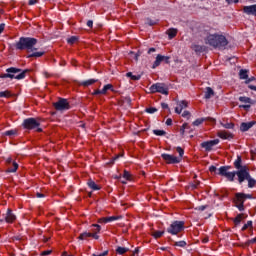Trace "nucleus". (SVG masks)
Here are the masks:
<instances>
[{"mask_svg": "<svg viewBox=\"0 0 256 256\" xmlns=\"http://www.w3.org/2000/svg\"><path fill=\"white\" fill-rule=\"evenodd\" d=\"M204 43L210 47H213L214 49H225V47H227L229 44L227 38L219 34H208L204 38Z\"/></svg>", "mask_w": 256, "mask_h": 256, "instance_id": "nucleus-1", "label": "nucleus"}, {"mask_svg": "<svg viewBox=\"0 0 256 256\" xmlns=\"http://www.w3.org/2000/svg\"><path fill=\"white\" fill-rule=\"evenodd\" d=\"M38 41L36 38L31 37H21L19 41L15 44L16 49L18 51H28V53H31V51H37V48H35V45H37Z\"/></svg>", "mask_w": 256, "mask_h": 256, "instance_id": "nucleus-2", "label": "nucleus"}, {"mask_svg": "<svg viewBox=\"0 0 256 256\" xmlns=\"http://www.w3.org/2000/svg\"><path fill=\"white\" fill-rule=\"evenodd\" d=\"M27 73H29V70H23L21 72V69L15 68V67H11L6 69V74H2L0 75V79H25V75H27Z\"/></svg>", "mask_w": 256, "mask_h": 256, "instance_id": "nucleus-3", "label": "nucleus"}, {"mask_svg": "<svg viewBox=\"0 0 256 256\" xmlns=\"http://www.w3.org/2000/svg\"><path fill=\"white\" fill-rule=\"evenodd\" d=\"M185 229V222L184 221H174L170 227L167 229L168 233L171 235H177L181 233Z\"/></svg>", "mask_w": 256, "mask_h": 256, "instance_id": "nucleus-4", "label": "nucleus"}, {"mask_svg": "<svg viewBox=\"0 0 256 256\" xmlns=\"http://www.w3.org/2000/svg\"><path fill=\"white\" fill-rule=\"evenodd\" d=\"M150 93H161L162 95H169V87L165 83L153 84L150 88Z\"/></svg>", "mask_w": 256, "mask_h": 256, "instance_id": "nucleus-5", "label": "nucleus"}, {"mask_svg": "<svg viewBox=\"0 0 256 256\" xmlns=\"http://www.w3.org/2000/svg\"><path fill=\"white\" fill-rule=\"evenodd\" d=\"M23 125L25 129H37L38 133H41V131H43V129L39 128V125H41V123H39V121H37V119L35 118L25 119Z\"/></svg>", "mask_w": 256, "mask_h": 256, "instance_id": "nucleus-6", "label": "nucleus"}, {"mask_svg": "<svg viewBox=\"0 0 256 256\" xmlns=\"http://www.w3.org/2000/svg\"><path fill=\"white\" fill-rule=\"evenodd\" d=\"M229 169H231V167H229V166L220 167L218 175H221L222 177H226V179L228 181H234L236 173L235 172H229Z\"/></svg>", "mask_w": 256, "mask_h": 256, "instance_id": "nucleus-7", "label": "nucleus"}, {"mask_svg": "<svg viewBox=\"0 0 256 256\" xmlns=\"http://www.w3.org/2000/svg\"><path fill=\"white\" fill-rule=\"evenodd\" d=\"M234 203L237 209H239V211H245V206L243 205V203H245V194L236 193L234 198Z\"/></svg>", "mask_w": 256, "mask_h": 256, "instance_id": "nucleus-8", "label": "nucleus"}, {"mask_svg": "<svg viewBox=\"0 0 256 256\" xmlns=\"http://www.w3.org/2000/svg\"><path fill=\"white\" fill-rule=\"evenodd\" d=\"M162 159L168 164V165H175L177 163H181V158H177L176 156H173L171 154H162Z\"/></svg>", "mask_w": 256, "mask_h": 256, "instance_id": "nucleus-9", "label": "nucleus"}, {"mask_svg": "<svg viewBox=\"0 0 256 256\" xmlns=\"http://www.w3.org/2000/svg\"><path fill=\"white\" fill-rule=\"evenodd\" d=\"M17 220V216L13 213L12 209H8L4 218H0V223H3L4 221L6 223H13Z\"/></svg>", "mask_w": 256, "mask_h": 256, "instance_id": "nucleus-10", "label": "nucleus"}, {"mask_svg": "<svg viewBox=\"0 0 256 256\" xmlns=\"http://www.w3.org/2000/svg\"><path fill=\"white\" fill-rule=\"evenodd\" d=\"M215 145H219V139L202 142L200 147L205 149V151H213V147H215Z\"/></svg>", "mask_w": 256, "mask_h": 256, "instance_id": "nucleus-11", "label": "nucleus"}, {"mask_svg": "<svg viewBox=\"0 0 256 256\" xmlns=\"http://www.w3.org/2000/svg\"><path fill=\"white\" fill-rule=\"evenodd\" d=\"M54 107L56 111H65L66 109H69V102H67V99L61 98L59 101L54 103Z\"/></svg>", "mask_w": 256, "mask_h": 256, "instance_id": "nucleus-12", "label": "nucleus"}, {"mask_svg": "<svg viewBox=\"0 0 256 256\" xmlns=\"http://www.w3.org/2000/svg\"><path fill=\"white\" fill-rule=\"evenodd\" d=\"M237 177H238V181L239 183H243V181H245V179H249V171H247V168L243 167L240 168V170H238L237 172H235Z\"/></svg>", "mask_w": 256, "mask_h": 256, "instance_id": "nucleus-13", "label": "nucleus"}, {"mask_svg": "<svg viewBox=\"0 0 256 256\" xmlns=\"http://www.w3.org/2000/svg\"><path fill=\"white\" fill-rule=\"evenodd\" d=\"M169 59H171L169 56H163L161 54H158L156 56V60L153 63L152 68L155 69L157 67H159V65H161V63H169Z\"/></svg>", "mask_w": 256, "mask_h": 256, "instance_id": "nucleus-14", "label": "nucleus"}, {"mask_svg": "<svg viewBox=\"0 0 256 256\" xmlns=\"http://www.w3.org/2000/svg\"><path fill=\"white\" fill-rule=\"evenodd\" d=\"M187 107H188L187 101L185 100L178 101L177 107L175 108V113H177L178 115H181V111H183V109H187Z\"/></svg>", "mask_w": 256, "mask_h": 256, "instance_id": "nucleus-15", "label": "nucleus"}, {"mask_svg": "<svg viewBox=\"0 0 256 256\" xmlns=\"http://www.w3.org/2000/svg\"><path fill=\"white\" fill-rule=\"evenodd\" d=\"M243 11L246 13V15H254V17H256V4L244 6Z\"/></svg>", "mask_w": 256, "mask_h": 256, "instance_id": "nucleus-16", "label": "nucleus"}, {"mask_svg": "<svg viewBox=\"0 0 256 256\" xmlns=\"http://www.w3.org/2000/svg\"><path fill=\"white\" fill-rule=\"evenodd\" d=\"M204 121H210V123H215V119L208 117V118H198L192 123V125H194V127H199V125L203 124Z\"/></svg>", "mask_w": 256, "mask_h": 256, "instance_id": "nucleus-17", "label": "nucleus"}, {"mask_svg": "<svg viewBox=\"0 0 256 256\" xmlns=\"http://www.w3.org/2000/svg\"><path fill=\"white\" fill-rule=\"evenodd\" d=\"M253 125H255V121H251V122H243L240 125V131H249V129H251V127H253Z\"/></svg>", "mask_w": 256, "mask_h": 256, "instance_id": "nucleus-18", "label": "nucleus"}, {"mask_svg": "<svg viewBox=\"0 0 256 256\" xmlns=\"http://www.w3.org/2000/svg\"><path fill=\"white\" fill-rule=\"evenodd\" d=\"M218 137H220V139H233V134L227 131H220L218 132Z\"/></svg>", "mask_w": 256, "mask_h": 256, "instance_id": "nucleus-19", "label": "nucleus"}, {"mask_svg": "<svg viewBox=\"0 0 256 256\" xmlns=\"http://www.w3.org/2000/svg\"><path fill=\"white\" fill-rule=\"evenodd\" d=\"M87 185L92 191H99L101 189V186L97 185L92 179L88 180Z\"/></svg>", "mask_w": 256, "mask_h": 256, "instance_id": "nucleus-20", "label": "nucleus"}, {"mask_svg": "<svg viewBox=\"0 0 256 256\" xmlns=\"http://www.w3.org/2000/svg\"><path fill=\"white\" fill-rule=\"evenodd\" d=\"M192 51H195V53H203L205 51V46L193 44L191 46Z\"/></svg>", "mask_w": 256, "mask_h": 256, "instance_id": "nucleus-21", "label": "nucleus"}, {"mask_svg": "<svg viewBox=\"0 0 256 256\" xmlns=\"http://www.w3.org/2000/svg\"><path fill=\"white\" fill-rule=\"evenodd\" d=\"M215 96V91H213V88L207 87L205 91V99H211V97Z\"/></svg>", "mask_w": 256, "mask_h": 256, "instance_id": "nucleus-22", "label": "nucleus"}, {"mask_svg": "<svg viewBox=\"0 0 256 256\" xmlns=\"http://www.w3.org/2000/svg\"><path fill=\"white\" fill-rule=\"evenodd\" d=\"M94 83H97V79H89L86 81H82V82H80V85L82 87H89L90 85H93Z\"/></svg>", "mask_w": 256, "mask_h": 256, "instance_id": "nucleus-23", "label": "nucleus"}, {"mask_svg": "<svg viewBox=\"0 0 256 256\" xmlns=\"http://www.w3.org/2000/svg\"><path fill=\"white\" fill-rule=\"evenodd\" d=\"M91 237V232H83L79 235V241H87V239Z\"/></svg>", "mask_w": 256, "mask_h": 256, "instance_id": "nucleus-24", "label": "nucleus"}, {"mask_svg": "<svg viewBox=\"0 0 256 256\" xmlns=\"http://www.w3.org/2000/svg\"><path fill=\"white\" fill-rule=\"evenodd\" d=\"M249 70L241 69L239 72L240 79H249Z\"/></svg>", "mask_w": 256, "mask_h": 256, "instance_id": "nucleus-25", "label": "nucleus"}, {"mask_svg": "<svg viewBox=\"0 0 256 256\" xmlns=\"http://www.w3.org/2000/svg\"><path fill=\"white\" fill-rule=\"evenodd\" d=\"M167 35L169 36V39H173L174 37H177V29L175 28L168 29Z\"/></svg>", "mask_w": 256, "mask_h": 256, "instance_id": "nucleus-26", "label": "nucleus"}, {"mask_svg": "<svg viewBox=\"0 0 256 256\" xmlns=\"http://www.w3.org/2000/svg\"><path fill=\"white\" fill-rule=\"evenodd\" d=\"M17 169H19V164H17V162H12V167L9 166L7 172L8 173H15L17 171Z\"/></svg>", "mask_w": 256, "mask_h": 256, "instance_id": "nucleus-27", "label": "nucleus"}, {"mask_svg": "<svg viewBox=\"0 0 256 256\" xmlns=\"http://www.w3.org/2000/svg\"><path fill=\"white\" fill-rule=\"evenodd\" d=\"M107 91H113V86L111 84H107L101 90L102 95H106Z\"/></svg>", "mask_w": 256, "mask_h": 256, "instance_id": "nucleus-28", "label": "nucleus"}, {"mask_svg": "<svg viewBox=\"0 0 256 256\" xmlns=\"http://www.w3.org/2000/svg\"><path fill=\"white\" fill-rule=\"evenodd\" d=\"M248 181V187L253 188L256 185V180L251 177V175L247 178Z\"/></svg>", "mask_w": 256, "mask_h": 256, "instance_id": "nucleus-29", "label": "nucleus"}, {"mask_svg": "<svg viewBox=\"0 0 256 256\" xmlns=\"http://www.w3.org/2000/svg\"><path fill=\"white\" fill-rule=\"evenodd\" d=\"M126 77H130L132 81H139V79H141V75H133L131 72H128Z\"/></svg>", "mask_w": 256, "mask_h": 256, "instance_id": "nucleus-30", "label": "nucleus"}, {"mask_svg": "<svg viewBox=\"0 0 256 256\" xmlns=\"http://www.w3.org/2000/svg\"><path fill=\"white\" fill-rule=\"evenodd\" d=\"M78 41H79V37L72 36V37L68 38L67 43L69 45H74V43H77Z\"/></svg>", "mask_w": 256, "mask_h": 256, "instance_id": "nucleus-31", "label": "nucleus"}, {"mask_svg": "<svg viewBox=\"0 0 256 256\" xmlns=\"http://www.w3.org/2000/svg\"><path fill=\"white\" fill-rule=\"evenodd\" d=\"M165 231H155L152 233V236L154 239H159L160 237H163Z\"/></svg>", "mask_w": 256, "mask_h": 256, "instance_id": "nucleus-32", "label": "nucleus"}, {"mask_svg": "<svg viewBox=\"0 0 256 256\" xmlns=\"http://www.w3.org/2000/svg\"><path fill=\"white\" fill-rule=\"evenodd\" d=\"M127 251H129V248L118 247V248L116 249V252H117L119 255H125V253H127Z\"/></svg>", "mask_w": 256, "mask_h": 256, "instance_id": "nucleus-33", "label": "nucleus"}, {"mask_svg": "<svg viewBox=\"0 0 256 256\" xmlns=\"http://www.w3.org/2000/svg\"><path fill=\"white\" fill-rule=\"evenodd\" d=\"M6 137H13L14 135H17V130H8L3 133Z\"/></svg>", "mask_w": 256, "mask_h": 256, "instance_id": "nucleus-34", "label": "nucleus"}, {"mask_svg": "<svg viewBox=\"0 0 256 256\" xmlns=\"http://www.w3.org/2000/svg\"><path fill=\"white\" fill-rule=\"evenodd\" d=\"M154 135H157L158 137H163L167 135V132L165 130H153Z\"/></svg>", "mask_w": 256, "mask_h": 256, "instance_id": "nucleus-35", "label": "nucleus"}, {"mask_svg": "<svg viewBox=\"0 0 256 256\" xmlns=\"http://www.w3.org/2000/svg\"><path fill=\"white\" fill-rule=\"evenodd\" d=\"M243 218H244L243 214L237 215L236 218L234 219L235 225H239V223H241V221H243Z\"/></svg>", "mask_w": 256, "mask_h": 256, "instance_id": "nucleus-36", "label": "nucleus"}, {"mask_svg": "<svg viewBox=\"0 0 256 256\" xmlns=\"http://www.w3.org/2000/svg\"><path fill=\"white\" fill-rule=\"evenodd\" d=\"M239 101H241V103H251V98L245 97V96H240Z\"/></svg>", "mask_w": 256, "mask_h": 256, "instance_id": "nucleus-37", "label": "nucleus"}, {"mask_svg": "<svg viewBox=\"0 0 256 256\" xmlns=\"http://www.w3.org/2000/svg\"><path fill=\"white\" fill-rule=\"evenodd\" d=\"M43 55H45V52H33L32 54H30L28 57H43Z\"/></svg>", "mask_w": 256, "mask_h": 256, "instance_id": "nucleus-38", "label": "nucleus"}, {"mask_svg": "<svg viewBox=\"0 0 256 256\" xmlns=\"http://www.w3.org/2000/svg\"><path fill=\"white\" fill-rule=\"evenodd\" d=\"M176 151H177V153H179V157L178 158H180V161H181V159H183V155H184L185 151L181 147H177Z\"/></svg>", "mask_w": 256, "mask_h": 256, "instance_id": "nucleus-39", "label": "nucleus"}, {"mask_svg": "<svg viewBox=\"0 0 256 256\" xmlns=\"http://www.w3.org/2000/svg\"><path fill=\"white\" fill-rule=\"evenodd\" d=\"M234 167L236 169H241V157H238L237 160L234 162Z\"/></svg>", "mask_w": 256, "mask_h": 256, "instance_id": "nucleus-40", "label": "nucleus"}, {"mask_svg": "<svg viewBox=\"0 0 256 256\" xmlns=\"http://www.w3.org/2000/svg\"><path fill=\"white\" fill-rule=\"evenodd\" d=\"M249 227H253V221H248V222L242 227V231H246V229H249Z\"/></svg>", "mask_w": 256, "mask_h": 256, "instance_id": "nucleus-41", "label": "nucleus"}, {"mask_svg": "<svg viewBox=\"0 0 256 256\" xmlns=\"http://www.w3.org/2000/svg\"><path fill=\"white\" fill-rule=\"evenodd\" d=\"M201 182L199 180L194 181V183L190 184L191 189H197Z\"/></svg>", "mask_w": 256, "mask_h": 256, "instance_id": "nucleus-42", "label": "nucleus"}, {"mask_svg": "<svg viewBox=\"0 0 256 256\" xmlns=\"http://www.w3.org/2000/svg\"><path fill=\"white\" fill-rule=\"evenodd\" d=\"M117 219H121V216H110V217H107L108 223H111V221H117Z\"/></svg>", "mask_w": 256, "mask_h": 256, "instance_id": "nucleus-43", "label": "nucleus"}, {"mask_svg": "<svg viewBox=\"0 0 256 256\" xmlns=\"http://www.w3.org/2000/svg\"><path fill=\"white\" fill-rule=\"evenodd\" d=\"M186 245H187V242H185V241L175 242L176 247H185Z\"/></svg>", "mask_w": 256, "mask_h": 256, "instance_id": "nucleus-44", "label": "nucleus"}, {"mask_svg": "<svg viewBox=\"0 0 256 256\" xmlns=\"http://www.w3.org/2000/svg\"><path fill=\"white\" fill-rule=\"evenodd\" d=\"M123 179H126V181H130L131 180V174L127 171H124Z\"/></svg>", "mask_w": 256, "mask_h": 256, "instance_id": "nucleus-45", "label": "nucleus"}, {"mask_svg": "<svg viewBox=\"0 0 256 256\" xmlns=\"http://www.w3.org/2000/svg\"><path fill=\"white\" fill-rule=\"evenodd\" d=\"M0 97H11V92L9 91L0 92Z\"/></svg>", "mask_w": 256, "mask_h": 256, "instance_id": "nucleus-46", "label": "nucleus"}, {"mask_svg": "<svg viewBox=\"0 0 256 256\" xmlns=\"http://www.w3.org/2000/svg\"><path fill=\"white\" fill-rule=\"evenodd\" d=\"M146 112H147V113H157V108H153V107L147 108V109H146Z\"/></svg>", "mask_w": 256, "mask_h": 256, "instance_id": "nucleus-47", "label": "nucleus"}, {"mask_svg": "<svg viewBox=\"0 0 256 256\" xmlns=\"http://www.w3.org/2000/svg\"><path fill=\"white\" fill-rule=\"evenodd\" d=\"M182 117H187V119H189V117H191V113L189 111H184L182 113Z\"/></svg>", "mask_w": 256, "mask_h": 256, "instance_id": "nucleus-48", "label": "nucleus"}, {"mask_svg": "<svg viewBox=\"0 0 256 256\" xmlns=\"http://www.w3.org/2000/svg\"><path fill=\"white\" fill-rule=\"evenodd\" d=\"M252 81H255V77H250V78H247V80L245 81L246 85H249V83H251Z\"/></svg>", "mask_w": 256, "mask_h": 256, "instance_id": "nucleus-49", "label": "nucleus"}, {"mask_svg": "<svg viewBox=\"0 0 256 256\" xmlns=\"http://www.w3.org/2000/svg\"><path fill=\"white\" fill-rule=\"evenodd\" d=\"M98 223H108L107 217L100 218V219L98 220Z\"/></svg>", "mask_w": 256, "mask_h": 256, "instance_id": "nucleus-50", "label": "nucleus"}, {"mask_svg": "<svg viewBox=\"0 0 256 256\" xmlns=\"http://www.w3.org/2000/svg\"><path fill=\"white\" fill-rule=\"evenodd\" d=\"M92 227H96L97 233H101V226L99 224H93Z\"/></svg>", "mask_w": 256, "mask_h": 256, "instance_id": "nucleus-51", "label": "nucleus"}, {"mask_svg": "<svg viewBox=\"0 0 256 256\" xmlns=\"http://www.w3.org/2000/svg\"><path fill=\"white\" fill-rule=\"evenodd\" d=\"M156 24V22L155 21H153V20H147V25H150V27H153V25H155Z\"/></svg>", "mask_w": 256, "mask_h": 256, "instance_id": "nucleus-52", "label": "nucleus"}, {"mask_svg": "<svg viewBox=\"0 0 256 256\" xmlns=\"http://www.w3.org/2000/svg\"><path fill=\"white\" fill-rule=\"evenodd\" d=\"M209 171H210V173H215V171H217V167H215V166H210V167H209Z\"/></svg>", "mask_w": 256, "mask_h": 256, "instance_id": "nucleus-53", "label": "nucleus"}, {"mask_svg": "<svg viewBox=\"0 0 256 256\" xmlns=\"http://www.w3.org/2000/svg\"><path fill=\"white\" fill-rule=\"evenodd\" d=\"M91 237H93V239H99V235H97V232H91Z\"/></svg>", "mask_w": 256, "mask_h": 256, "instance_id": "nucleus-54", "label": "nucleus"}, {"mask_svg": "<svg viewBox=\"0 0 256 256\" xmlns=\"http://www.w3.org/2000/svg\"><path fill=\"white\" fill-rule=\"evenodd\" d=\"M42 256L51 255V250H46L41 253Z\"/></svg>", "mask_w": 256, "mask_h": 256, "instance_id": "nucleus-55", "label": "nucleus"}, {"mask_svg": "<svg viewBox=\"0 0 256 256\" xmlns=\"http://www.w3.org/2000/svg\"><path fill=\"white\" fill-rule=\"evenodd\" d=\"M5 31V24H0V35Z\"/></svg>", "mask_w": 256, "mask_h": 256, "instance_id": "nucleus-56", "label": "nucleus"}, {"mask_svg": "<svg viewBox=\"0 0 256 256\" xmlns=\"http://www.w3.org/2000/svg\"><path fill=\"white\" fill-rule=\"evenodd\" d=\"M6 163L7 165H11V163L13 164V159L11 157L7 158Z\"/></svg>", "mask_w": 256, "mask_h": 256, "instance_id": "nucleus-57", "label": "nucleus"}, {"mask_svg": "<svg viewBox=\"0 0 256 256\" xmlns=\"http://www.w3.org/2000/svg\"><path fill=\"white\" fill-rule=\"evenodd\" d=\"M198 211H205L207 209V206H199L196 208Z\"/></svg>", "mask_w": 256, "mask_h": 256, "instance_id": "nucleus-58", "label": "nucleus"}, {"mask_svg": "<svg viewBox=\"0 0 256 256\" xmlns=\"http://www.w3.org/2000/svg\"><path fill=\"white\" fill-rule=\"evenodd\" d=\"M166 125H173V120L171 118H168L166 120Z\"/></svg>", "mask_w": 256, "mask_h": 256, "instance_id": "nucleus-59", "label": "nucleus"}, {"mask_svg": "<svg viewBox=\"0 0 256 256\" xmlns=\"http://www.w3.org/2000/svg\"><path fill=\"white\" fill-rule=\"evenodd\" d=\"M245 199H253V196L251 194H244V200Z\"/></svg>", "mask_w": 256, "mask_h": 256, "instance_id": "nucleus-60", "label": "nucleus"}, {"mask_svg": "<svg viewBox=\"0 0 256 256\" xmlns=\"http://www.w3.org/2000/svg\"><path fill=\"white\" fill-rule=\"evenodd\" d=\"M162 109H169V105L167 103H161Z\"/></svg>", "mask_w": 256, "mask_h": 256, "instance_id": "nucleus-61", "label": "nucleus"}, {"mask_svg": "<svg viewBox=\"0 0 256 256\" xmlns=\"http://www.w3.org/2000/svg\"><path fill=\"white\" fill-rule=\"evenodd\" d=\"M38 0H29L28 5H35Z\"/></svg>", "mask_w": 256, "mask_h": 256, "instance_id": "nucleus-62", "label": "nucleus"}, {"mask_svg": "<svg viewBox=\"0 0 256 256\" xmlns=\"http://www.w3.org/2000/svg\"><path fill=\"white\" fill-rule=\"evenodd\" d=\"M36 197H38V199H41V197H45V194L37 192Z\"/></svg>", "mask_w": 256, "mask_h": 256, "instance_id": "nucleus-63", "label": "nucleus"}, {"mask_svg": "<svg viewBox=\"0 0 256 256\" xmlns=\"http://www.w3.org/2000/svg\"><path fill=\"white\" fill-rule=\"evenodd\" d=\"M87 26L90 27V28L93 27V22H92V20H88V21H87Z\"/></svg>", "mask_w": 256, "mask_h": 256, "instance_id": "nucleus-64", "label": "nucleus"}]
</instances>
